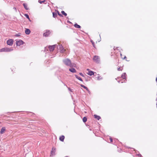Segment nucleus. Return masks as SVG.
Listing matches in <instances>:
<instances>
[{
	"mask_svg": "<svg viewBox=\"0 0 157 157\" xmlns=\"http://www.w3.org/2000/svg\"><path fill=\"white\" fill-rule=\"evenodd\" d=\"M56 46V45H53L52 46H50L48 47V48L51 52H52Z\"/></svg>",
	"mask_w": 157,
	"mask_h": 157,
	"instance_id": "7",
	"label": "nucleus"
},
{
	"mask_svg": "<svg viewBox=\"0 0 157 157\" xmlns=\"http://www.w3.org/2000/svg\"><path fill=\"white\" fill-rule=\"evenodd\" d=\"M61 13L62 14L64 15L65 16H66L67 15V14L65 13L64 11H62Z\"/></svg>",
	"mask_w": 157,
	"mask_h": 157,
	"instance_id": "23",
	"label": "nucleus"
},
{
	"mask_svg": "<svg viewBox=\"0 0 157 157\" xmlns=\"http://www.w3.org/2000/svg\"><path fill=\"white\" fill-rule=\"evenodd\" d=\"M53 14V17L55 18L57 16V14L56 13L53 12L52 13Z\"/></svg>",
	"mask_w": 157,
	"mask_h": 157,
	"instance_id": "20",
	"label": "nucleus"
},
{
	"mask_svg": "<svg viewBox=\"0 0 157 157\" xmlns=\"http://www.w3.org/2000/svg\"><path fill=\"white\" fill-rule=\"evenodd\" d=\"M5 50H6V52H11L13 51V48H9L7 47H6L5 48Z\"/></svg>",
	"mask_w": 157,
	"mask_h": 157,
	"instance_id": "9",
	"label": "nucleus"
},
{
	"mask_svg": "<svg viewBox=\"0 0 157 157\" xmlns=\"http://www.w3.org/2000/svg\"><path fill=\"white\" fill-rule=\"evenodd\" d=\"M87 74L90 76H92L94 74V72L93 71H89Z\"/></svg>",
	"mask_w": 157,
	"mask_h": 157,
	"instance_id": "14",
	"label": "nucleus"
},
{
	"mask_svg": "<svg viewBox=\"0 0 157 157\" xmlns=\"http://www.w3.org/2000/svg\"><path fill=\"white\" fill-rule=\"evenodd\" d=\"M121 56H122V54H121Z\"/></svg>",
	"mask_w": 157,
	"mask_h": 157,
	"instance_id": "42",
	"label": "nucleus"
},
{
	"mask_svg": "<svg viewBox=\"0 0 157 157\" xmlns=\"http://www.w3.org/2000/svg\"><path fill=\"white\" fill-rule=\"evenodd\" d=\"M93 59L94 62L97 63H99L100 62V58L98 56H94L93 58Z\"/></svg>",
	"mask_w": 157,
	"mask_h": 157,
	"instance_id": "3",
	"label": "nucleus"
},
{
	"mask_svg": "<svg viewBox=\"0 0 157 157\" xmlns=\"http://www.w3.org/2000/svg\"><path fill=\"white\" fill-rule=\"evenodd\" d=\"M75 77L77 79H78V80H79L80 81H82V82L83 81L82 79L80 77L78 76L77 75H75Z\"/></svg>",
	"mask_w": 157,
	"mask_h": 157,
	"instance_id": "15",
	"label": "nucleus"
},
{
	"mask_svg": "<svg viewBox=\"0 0 157 157\" xmlns=\"http://www.w3.org/2000/svg\"><path fill=\"white\" fill-rule=\"evenodd\" d=\"M50 32L49 30H47L46 32L43 33V36L45 37L48 36L50 34Z\"/></svg>",
	"mask_w": 157,
	"mask_h": 157,
	"instance_id": "8",
	"label": "nucleus"
},
{
	"mask_svg": "<svg viewBox=\"0 0 157 157\" xmlns=\"http://www.w3.org/2000/svg\"><path fill=\"white\" fill-rule=\"evenodd\" d=\"M23 5L25 9L26 10H28L29 9V8L27 7V5L26 3H23Z\"/></svg>",
	"mask_w": 157,
	"mask_h": 157,
	"instance_id": "16",
	"label": "nucleus"
},
{
	"mask_svg": "<svg viewBox=\"0 0 157 157\" xmlns=\"http://www.w3.org/2000/svg\"><path fill=\"white\" fill-rule=\"evenodd\" d=\"M87 71H88V72H89V71H90V69H87Z\"/></svg>",
	"mask_w": 157,
	"mask_h": 157,
	"instance_id": "35",
	"label": "nucleus"
},
{
	"mask_svg": "<svg viewBox=\"0 0 157 157\" xmlns=\"http://www.w3.org/2000/svg\"><path fill=\"white\" fill-rule=\"evenodd\" d=\"M65 157H69V156H65Z\"/></svg>",
	"mask_w": 157,
	"mask_h": 157,
	"instance_id": "40",
	"label": "nucleus"
},
{
	"mask_svg": "<svg viewBox=\"0 0 157 157\" xmlns=\"http://www.w3.org/2000/svg\"><path fill=\"white\" fill-rule=\"evenodd\" d=\"M79 75H80L82 76V77H84V75H83V74L82 73H80H80H79Z\"/></svg>",
	"mask_w": 157,
	"mask_h": 157,
	"instance_id": "29",
	"label": "nucleus"
},
{
	"mask_svg": "<svg viewBox=\"0 0 157 157\" xmlns=\"http://www.w3.org/2000/svg\"><path fill=\"white\" fill-rule=\"evenodd\" d=\"M13 43V40L11 39H9L7 41V44L11 46Z\"/></svg>",
	"mask_w": 157,
	"mask_h": 157,
	"instance_id": "6",
	"label": "nucleus"
},
{
	"mask_svg": "<svg viewBox=\"0 0 157 157\" xmlns=\"http://www.w3.org/2000/svg\"><path fill=\"white\" fill-rule=\"evenodd\" d=\"M16 36H20V35H18V34H16Z\"/></svg>",
	"mask_w": 157,
	"mask_h": 157,
	"instance_id": "36",
	"label": "nucleus"
},
{
	"mask_svg": "<svg viewBox=\"0 0 157 157\" xmlns=\"http://www.w3.org/2000/svg\"><path fill=\"white\" fill-rule=\"evenodd\" d=\"M69 71L72 73H75L76 71L75 69L74 68H70Z\"/></svg>",
	"mask_w": 157,
	"mask_h": 157,
	"instance_id": "12",
	"label": "nucleus"
},
{
	"mask_svg": "<svg viewBox=\"0 0 157 157\" xmlns=\"http://www.w3.org/2000/svg\"><path fill=\"white\" fill-rule=\"evenodd\" d=\"M117 70L118 71H121V68L120 67L118 68Z\"/></svg>",
	"mask_w": 157,
	"mask_h": 157,
	"instance_id": "31",
	"label": "nucleus"
},
{
	"mask_svg": "<svg viewBox=\"0 0 157 157\" xmlns=\"http://www.w3.org/2000/svg\"><path fill=\"white\" fill-rule=\"evenodd\" d=\"M13 9H14V10H16V8L15 7L13 8Z\"/></svg>",
	"mask_w": 157,
	"mask_h": 157,
	"instance_id": "37",
	"label": "nucleus"
},
{
	"mask_svg": "<svg viewBox=\"0 0 157 157\" xmlns=\"http://www.w3.org/2000/svg\"><path fill=\"white\" fill-rule=\"evenodd\" d=\"M156 81L157 82V77L156 78Z\"/></svg>",
	"mask_w": 157,
	"mask_h": 157,
	"instance_id": "39",
	"label": "nucleus"
},
{
	"mask_svg": "<svg viewBox=\"0 0 157 157\" xmlns=\"http://www.w3.org/2000/svg\"><path fill=\"white\" fill-rule=\"evenodd\" d=\"M126 58V57L125 56L124 57V59Z\"/></svg>",
	"mask_w": 157,
	"mask_h": 157,
	"instance_id": "38",
	"label": "nucleus"
},
{
	"mask_svg": "<svg viewBox=\"0 0 157 157\" xmlns=\"http://www.w3.org/2000/svg\"><path fill=\"white\" fill-rule=\"evenodd\" d=\"M94 118L97 119L98 120H99L101 119V117L99 116H98L96 115H94Z\"/></svg>",
	"mask_w": 157,
	"mask_h": 157,
	"instance_id": "13",
	"label": "nucleus"
},
{
	"mask_svg": "<svg viewBox=\"0 0 157 157\" xmlns=\"http://www.w3.org/2000/svg\"><path fill=\"white\" fill-rule=\"evenodd\" d=\"M45 2V0H44V1H40V0H39L38 1V2L40 3V4H42V3H44V2Z\"/></svg>",
	"mask_w": 157,
	"mask_h": 157,
	"instance_id": "25",
	"label": "nucleus"
},
{
	"mask_svg": "<svg viewBox=\"0 0 157 157\" xmlns=\"http://www.w3.org/2000/svg\"><path fill=\"white\" fill-rule=\"evenodd\" d=\"M30 30L28 29H26L25 31V33L27 35L29 34L30 33Z\"/></svg>",
	"mask_w": 157,
	"mask_h": 157,
	"instance_id": "10",
	"label": "nucleus"
},
{
	"mask_svg": "<svg viewBox=\"0 0 157 157\" xmlns=\"http://www.w3.org/2000/svg\"><path fill=\"white\" fill-rule=\"evenodd\" d=\"M91 42L92 43V44L93 46L94 47V43L92 40H91Z\"/></svg>",
	"mask_w": 157,
	"mask_h": 157,
	"instance_id": "32",
	"label": "nucleus"
},
{
	"mask_svg": "<svg viewBox=\"0 0 157 157\" xmlns=\"http://www.w3.org/2000/svg\"><path fill=\"white\" fill-rule=\"evenodd\" d=\"M68 89L69 90V91H70L71 92H72L73 91L72 90V89H71L70 88H68Z\"/></svg>",
	"mask_w": 157,
	"mask_h": 157,
	"instance_id": "30",
	"label": "nucleus"
},
{
	"mask_svg": "<svg viewBox=\"0 0 157 157\" xmlns=\"http://www.w3.org/2000/svg\"><path fill=\"white\" fill-rule=\"evenodd\" d=\"M74 26L75 28H80L81 27L80 26L77 24H75Z\"/></svg>",
	"mask_w": 157,
	"mask_h": 157,
	"instance_id": "19",
	"label": "nucleus"
},
{
	"mask_svg": "<svg viewBox=\"0 0 157 157\" xmlns=\"http://www.w3.org/2000/svg\"><path fill=\"white\" fill-rule=\"evenodd\" d=\"M24 15L27 18H28V19L30 21H30V18H29V15H28V14H24Z\"/></svg>",
	"mask_w": 157,
	"mask_h": 157,
	"instance_id": "21",
	"label": "nucleus"
},
{
	"mask_svg": "<svg viewBox=\"0 0 157 157\" xmlns=\"http://www.w3.org/2000/svg\"><path fill=\"white\" fill-rule=\"evenodd\" d=\"M6 130V128L5 127H3L1 129L0 131V133L2 134L4 133V131Z\"/></svg>",
	"mask_w": 157,
	"mask_h": 157,
	"instance_id": "11",
	"label": "nucleus"
},
{
	"mask_svg": "<svg viewBox=\"0 0 157 157\" xmlns=\"http://www.w3.org/2000/svg\"><path fill=\"white\" fill-rule=\"evenodd\" d=\"M97 79L98 80H100L101 79H102V78L100 76H98L97 77Z\"/></svg>",
	"mask_w": 157,
	"mask_h": 157,
	"instance_id": "27",
	"label": "nucleus"
},
{
	"mask_svg": "<svg viewBox=\"0 0 157 157\" xmlns=\"http://www.w3.org/2000/svg\"><path fill=\"white\" fill-rule=\"evenodd\" d=\"M0 52H6L5 48H2L1 49H0Z\"/></svg>",
	"mask_w": 157,
	"mask_h": 157,
	"instance_id": "24",
	"label": "nucleus"
},
{
	"mask_svg": "<svg viewBox=\"0 0 157 157\" xmlns=\"http://www.w3.org/2000/svg\"><path fill=\"white\" fill-rule=\"evenodd\" d=\"M24 42L21 40H17L16 42V44L17 46H20V45L23 44Z\"/></svg>",
	"mask_w": 157,
	"mask_h": 157,
	"instance_id": "4",
	"label": "nucleus"
},
{
	"mask_svg": "<svg viewBox=\"0 0 157 157\" xmlns=\"http://www.w3.org/2000/svg\"><path fill=\"white\" fill-rule=\"evenodd\" d=\"M59 137H65L63 135H62L60 136Z\"/></svg>",
	"mask_w": 157,
	"mask_h": 157,
	"instance_id": "34",
	"label": "nucleus"
},
{
	"mask_svg": "<svg viewBox=\"0 0 157 157\" xmlns=\"http://www.w3.org/2000/svg\"><path fill=\"white\" fill-rule=\"evenodd\" d=\"M83 121L84 122H85L87 120V119L86 117H84L82 119Z\"/></svg>",
	"mask_w": 157,
	"mask_h": 157,
	"instance_id": "22",
	"label": "nucleus"
},
{
	"mask_svg": "<svg viewBox=\"0 0 157 157\" xmlns=\"http://www.w3.org/2000/svg\"><path fill=\"white\" fill-rule=\"evenodd\" d=\"M58 14L60 16H62V15L60 14V13H59V12H58Z\"/></svg>",
	"mask_w": 157,
	"mask_h": 157,
	"instance_id": "33",
	"label": "nucleus"
},
{
	"mask_svg": "<svg viewBox=\"0 0 157 157\" xmlns=\"http://www.w3.org/2000/svg\"><path fill=\"white\" fill-rule=\"evenodd\" d=\"M56 149L55 147H53L52 148V150L51 151V156H53L55 154V153L56 151Z\"/></svg>",
	"mask_w": 157,
	"mask_h": 157,
	"instance_id": "5",
	"label": "nucleus"
},
{
	"mask_svg": "<svg viewBox=\"0 0 157 157\" xmlns=\"http://www.w3.org/2000/svg\"><path fill=\"white\" fill-rule=\"evenodd\" d=\"M63 63L67 66H69L70 67H73L74 66V64L71 63V61L68 59H66L63 60Z\"/></svg>",
	"mask_w": 157,
	"mask_h": 157,
	"instance_id": "1",
	"label": "nucleus"
},
{
	"mask_svg": "<svg viewBox=\"0 0 157 157\" xmlns=\"http://www.w3.org/2000/svg\"><path fill=\"white\" fill-rule=\"evenodd\" d=\"M80 85L82 87L84 88V89H86L88 91H89L88 88L86 86H84V85H83L82 84H80Z\"/></svg>",
	"mask_w": 157,
	"mask_h": 157,
	"instance_id": "18",
	"label": "nucleus"
},
{
	"mask_svg": "<svg viewBox=\"0 0 157 157\" xmlns=\"http://www.w3.org/2000/svg\"><path fill=\"white\" fill-rule=\"evenodd\" d=\"M109 140L110 141V143H112L113 142V139L112 138H109ZM108 141L109 142L108 140Z\"/></svg>",
	"mask_w": 157,
	"mask_h": 157,
	"instance_id": "26",
	"label": "nucleus"
},
{
	"mask_svg": "<svg viewBox=\"0 0 157 157\" xmlns=\"http://www.w3.org/2000/svg\"><path fill=\"white\" fill-rule=\"evenodd\" d=\"M64 138H59V140L63 142L64 141Z\"/></svg>",
	"mask_w": 157,
	"mask_h": 157,
	"instance_id": "28",
	"label": "nucleus"
},
{
	"mask_svg": "<svg viewBox=\"0 0 157 157\" xmlns=\"http://www.w3.org/2000/svg\"><path fill=\"white\" fill-rule=\"evenodd\" d=\"M118 82L119 83V82H120V81H118Z\"/></svg>",
	"mask_w": 157,
	"mask_h": 157,
	"instance_id": "41",
	"label": "nucleus"
},
{
	"mask_svg": "<svg viewBox=\"0 0 157 157\" xmlns=\"http://www.w3.org/2000/svg\"><path fill=\"white\" fill-rule=\"evenodd\" d=\"M126 74L125 73H123L122 75H121V77L123 79H125V78H126Z\"/></svg>",
	"mask_w": 157,
	"mask_h": 157,
	"instance_id": "17",
	"label": "nucleus"
},
{
	"mask_svg": "<svg viewBox=\"0 0 157 157\" xmlns=\"http://www.w3.org/2000/svg\"><path fill=\"white\" fill-rule=\"evenodd\" d=\"M57 47L58 49L60 50L61 52H64L66 51V50L64 49L63 46L60 44H58V45L57 46Z\"/></svg>",
	"mask_w": 157,
	"mask_h": 157,
	"instance_id": "2",
	"label": "nucleus"
}]
</instances>
